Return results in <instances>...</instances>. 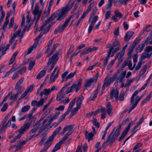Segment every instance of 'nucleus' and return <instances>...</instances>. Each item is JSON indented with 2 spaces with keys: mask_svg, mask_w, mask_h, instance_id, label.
I'll return each mask as SVG.
<instances>
[{
  "mask_svg": "<svg viewBox=\"0 0 152 152\" xmlns=\"http://www.w3.org/2000/svg\"><path fill=\"white\" fill-rule=\"evenodd\" d=\"M97 94L98 93H97V92H95L94 94L93 97L92 98L91 97H90L88 100V101L94 100L97 97Z\"/></svg>",
  "mask_w": 152,
  "mask_h": 152,
  "instance_id": "nucleus-53",
  "label": "nucleus"
},
{
  "mask_svg": "<svg viewBox=\"0 0 152 152\" xmlns=\"http://www.w3.org/2000/svg\"><path fill=\"white\" fill-rule=\"evenodd\" d=\"M60 53V52L59 51L56 52L55 53L53 56L49 59L47 63V64L48 65L50 64L52 61L53 62H56V64L58 60V56L59 54Z\"/></svg>",
  "mask_w": 152,
  "mask_h": 152,
  "instance_id": "nucleus-9",
  "label": "nucleus"
},
{
  "mask_svg": "<svg viewBox=\"0 0 152 152\" xmlns=\"http://www.w3.org/2000/svg\"><path fill=\"white\" fill-rule=\"evenodd\" d=\"M75 74V71L72 73H71L69 74L66 77V79H68L73 77Z\"/></svg>",
  "mask_w": 152,
  "mask_h": 152,
  "instance_id": "nucleus-59",
  "label": "nucleus"
},
{
  "mask_svg": "<svg viewBox=\"0 0 152 152\" xmlns=\"http://www.w3.org/2000/svg\"><path fill=\"white\" fill-rule=\"evenodd\" d=\"M135 48V46L134 45H132L129 48L128 50L127 55L129 56H130L132 54L133 52L134 49Z\"/></svg>",
  "mask_w": 152,
  "mask_h": 152,
  "instance_id": "nucleus-33",
  "label": "nucleus"
},
{
  "mask_svg": "<svg viewBox=\"0 0 152 152\" xmlns=\"http://www.w3.org/2000/svg\"><path fill=\"white\" fill-rule=\"evenodd\" d=\"M61 126H59L53 132V135H56L61 130Z\"/></svg>",
  "mask_w": 152,
  "mask_h": 152,
  "instance_id": "nucleus-61",
  "label": "nucleus"
},
{
  "mask_svg": "<svg viewBox=\"0 0 152 152\" xmlns=\"http://www.w3.org/2000/svg\"><path fill=\"white\" fill-rule=\"evenodd\" d=\"M114 14L116 17L120 18H122L123 16L122 14L118 10L115 11Z\"/></svg>",
  "mask_w": 152,
  "mask_h": 152,
  "instance_id": "nucleus-45",
  "label": "nucleus"
},
{
  "mask_svg": "<svg viewBox=\"0 0 152 152\" xmlns=\"http://www.w3.org/2000/svg\"><path fill=\"white\" fill-rule=\"evenodd\" d=\"M147 68V66L145 65L144 66L143 68L140 71V72L139 74V75L140 76V77L141 76L143 75L145 72L146 69Z\"/></svg>",
  "mask_w": 152,
  "mask_h": 152,
  "instance_id": "nucleus-37",
  "label": "nucleus"
},
{
  "mask_svg": "<svg viewBox=\"0 0 152 152\" xmlns=\"http://www.w3.org/2000/svg\"><path fill=\"white\" fill-rule=\"evenodd\" d=\"M65 96V95L64 94L59 93L58 94L57 96L56 99L58 101H60Z\"/></svg>",
  "mask_w": 152,
  "mask_h": 152,
  "instance_id": "nucleus-36",
  "label": "nucleus"
},
{
  "mask_svg": "<svg viewBox=\"0 0 152 152\" xmlns=\"http://www.w3.org/2000/svg\"><path fill=\"white\" fill-rule=\"evenodd\" d=\"M44 102V99L43 98L41 99L38 101H37V107H40L42 106Z\"/></svg>",
  "mask_w": 152,
  "mask_h": 152,
  "instance_id": "nucleus-40",
  "label": "nucleus"
},
{
  "mask_svg": "<svg viewBox=\"0 0 152 152\" xmlns=\"http://www.w3.org/2000/svg\"><path fill=\"white\" fill-rule=\"evenodd\" d=\"M126 73V70H125L122 72L120 74L118 78L117 79L118 81L119 82H122L124 79Z\"/></svg>",
  "mask_w": 152,
  "mask_h": 152,
  "instance_id": "nucleus-17",
  "label": "nucleus"
},
{
  "mask_svg": "<svg viewBox=\"0 0 152 152\" xmlns=\"http://www.w3.org/2000/svg\"><path fill=\"white\" fill-rule=\"evenodd\" d=\"M19 67L17 65L15 64V63H14L12 66V68L10 69V71L11 72H12L15 71L16 70L18 69L19 68Z\"/></svg>",
  "mask_w": 152,
  "mask_h": 152,
  "instance_id": "nucleus-47",
  "label": "nucleus"
},
{
  "mask_svg": "<svg viewBox=\"0 0 152 152\" xmlns=\"http://www.w3.org/2000/svg\"><path fill=\"white\" fill-rule=\"evenodd\" d=\"M83 99V97L82 95V94L80 95L78 97L76 102V105L77 106L80 107Z\"/></svg>",
  "mask_w": 152,
  "mask_h": 152,
  "instance_id": "nucleus-25",
  "label": "nucleus"
},
{
  "mask_svg": "<svg viewBox=\"0 0 152 152\" xmlns=\"http://www.w3.org/2000/svg\"><path fill=\"white\" fill-rule=\"evenodd\" d=\"M145 42L144 41L142 42L141 44L137 48L136 51L137 53H139L143 49L145 46Z\"/></svg>",
  "mask_w": 152,
  "mask_h": 152,
  "instance_id": "nucleus-21",
  "label": "nucleus"
},
{
  "mask_svg": "<svg viewBox=\"0 0 152 152\" xmlns=\"http://www.w3.org/2000/svg\"><path fill=\"white\" fill-rule=\"evenodd\" d=\"M26 69V67H24L19 69L18 72H20V74L22 75L25 72Z\"/></svg>",
  "mask_w": 152,
  "mask_h": 152,
  "instance_id": "nucleus-60",
  "label": "nucleus"
},
{
  "mask_svg": "<svg viewBox=\"0 0 152 152\" xmlns=\"http://www.w3.org/2000/svg\"><path fill=\"white\" fill-rule=\"evenodd\" d=\"M39 12V6L37 4H36L35 6V8L34 10H33L32 12L33 14L34 15V18H35L37 14Z\"/></svg>",
  "mask_w": 152,
  "mask_h": 152,
  "instance_id": "nucleus-22",
  "label": "nucleus"
},
{
  "mask_svg": "<svg viewBox=\"0 0 152 152\" xmlns=\"http://www.w3.org/2000/svg\"><path fill=\"white\" fill-rule=\"evenodd\" d=\"M140 40V38L139 37L137 38L133 42L132 45L135 47L137 44L139 43Z\"/></svg>",
  "mask_w": 152,
  "mask_h": 152,
  "instance_id": "nucleus-55",
  "label": "nucleus"
},
{
  "mask_svg": "<svg viewBox=\"0 0 152 152\" xmlns=\"http://www.w3.org/2000/svg\"><path fill=\"white\" fill-rule=\"evenodd\" d=\"M35 61L33 59H32L30 61L28 67V69L29 70H31L32 69L35 65Z\"/></svg>",
  "mask_w": 152,
  "mask_h": 152,
  "instance_id": "nucleus-31",
  "label": "nucleus"
},
{
  "mask_svg": "<svg viewBox=\"0 0 152 152\" xmlns=\"http://www.w3.org/2000/svg\"><path fill=\"white\" fill-rule=\"evenodd\" d=\"M76 97H75V98L73 99L72 101L70 102L69 103V106H70V107L72 108L73 105L75 104L76 100Z\"/></svg>",
  "mask_w": 152,
  "mask_h": 152,
  "instance_id": "nucleus-57",
  "label": "nucleus"
},
{
  "mask_svg": "<svg viewBox=\"0 0 152 152\" xmlns=\"http://www.w3.org/2000/svg\"><path fill=\"white\" fill-rule=\"evenodd\" d=\"M51 143V142L47 140L44 144L45 147L48 149L50 146Z\"/></svg>",
  "mask_w": 152,
  "mask_h": 152,
  "instance_id": "nucleus-54",
  "label": "nucleus"
},
{
  "mask_svg": "<svg viewBox=\"0 0 152 152\" xmlns=\"http://www.w3.org/2000/svg\"><path fill=\"white\" fill-rule=\"evenodd\" d=\"M18 53L17 52H15L13 54L12 57L10 59L9 65H10L13 63L15 61L16 56L18 55Z\"/></svg>",
  "mask_w": 152,
  "mask_h": 152,
  "instance_id": "nucleus-28",
  "label": "nucleus"
},
{
  "mask_svg": "<svg viewBox=\"0 0 152 152\" xmlns=\"http://www.w3.org/2000/svg\"><path fill=\"white\" fill-rule=\"evenodd\" d=\"M113 131L110 134L108 137H107V140L106 142L109 143V144L110 145H111L114 142H112V140H113V138L112 137V136L113 134Z\"/></svg>",
  "mask_w": 152,
  "mask_h": 152,
  "instance_id": "nucleus-24",
  "label": "nucleus"
},
{
  "mask_svg": "<svg viewBox=\"0 0 152 152\" xmlns=\"http://www.w3.org/2000/svg\"><path fill=\"white\" fill-rule=\"evenodd\" d=\"M80 88H81L77 86L76 83H74L70 87L67 88L66 94H68L72 92L74 90H75L76 92H77Z\"/></svg>",
  "mask_w": 152,
  "mask_h": 152,
  "instance_id": "nucleus-10",
  "label": "nucleus"
},
{
  "mask_svg": "<svg viewBox=\"0 0 152 152\" xmlns=\"http://www.w3.org/2000/svg\"><path fill=\"white\" fill-rule=\"evenodd\" d=\"M22 93V92L20 91H18V90H17V91L15 94L12 95L10 96V99L11 100H12L15 102L19 95H20Z\"/></svg>",
  "mask_w": 152,
  "mask_h": 152,
  "instance_id": "nucleus-15",
  "label": "nucleus"
},
{
  "mask_svg": "<svg viewBox=\"0 0 152 152\" xmlns=\"http://www.w3.org/2000/svg\"><path fill=\"white\" fill-rule=\"evenodd\" d=\"M134 32L132 31H128L124 37L125 41H129L133 36Z\"/></svg>",
  "mask_w": 152,
  "mask_h": 152,
  "instance_id": "nucleus-18",
  "label": "nucleus"
},
{
  "mask_svg": "<svg viewBox=\"0 0 152 152\" xmlns=\"http://www.w3.org/2000/svg\"><path fill=\"white\" fill-rule=\"evenodd\" d=\"M140 99V96H138L136 97L135 103H134V100L131 103L128 113H130L132 110L135 107Z\"/></svg>",
  "mask_w": 152,
  "mask_h": 152,
  "instance_id": "nucleus-11",
  "label": "nucleus"
},
{
  "mask_svg": "<svg viewBox=\"0 0 152 152\" xmlns=\"http://www.w3.org/2000/svg\"><path fill=\"white\" fill-rule=\"evenodd\" d=\"M138 93V91L137 90H136L135 92L133 94L132 96L131 97V100H130V102L131 103H132L133 102V101L134 100V97L135 96L137 95Z\"/></svg>",
  "mask_w": 152,
  "mask_h": 152,
  "instance_id": "nucleus-46",
  "label": "nucleus"
},
{
  "mask_svg": "<svg viewBox=\"0 0 152 152\" xmlns=\"http://www.w3.org/2000/svg\"><path fill=\"white\" fill-rule=\"evenodd\" d=\"M47 137V135H44L43 136L42 138L41 139L39 142V143L38 145H42L43 143L44 142L45 140H46Z\"/></svg>",
  "mask_w": 152,
  "mask_h": 152,
  "instance_id": "nucleus-58",
  "label": "nucleus"
},
{
  "mask_svg": "<svg viewBox=\"0 0 152 152\" xmlns=\"http://www.w3.org/2000/svg\"><path fill=\"white\" fill-rule=\"evenodd\" d=\"M8 119V117L7 116H5L3 119L1 124V125H2V127L0 129V134L4 132L7 128L9 126L11 125V121L10 119H9L7 123L5 124Z\"/></svg>",
  "mask_w": 152,
  "mask_h": 152,
  "instance_id": "nucleus-5",
  "label": "nucleus"
},
{
  "mask_svg": "<svg viewBox=\"0 0 152 152\" xmlns=\"http://www.w3.org/2000/svg\"><path fill=\"white\" fill-rule=\"evenodd\" d=\"M45 70H43L41 71L37 75L36 78L37 79H40L45 74Z\"/></svg>",
  "mask_w": 152,
  "mask_h": 152,
  "instance_id": "nucleus-38",
  "label": "nucleus"
},
{
  "mask_svg": "<svg viewBox=\"0 0 152 152\" xmlns=\"http://www.w3.org/2000/svg\"><path fill=\"white\" fill-rule=\"evenodd\" d=\"M93 17L91 15L89 18V21L91 23V24L94 25L99 17L97 15H95L94 18H93Z\"/></svg>",
  "mask_w": 152,
  "mask_h": 152,
  "instance_id": "nucleus-20",
  "label": "nucleus"
},
{
  "mask_svg": "<svg viewBox=\"0 0 152 152\" xmlns=\"http://www.w3.org/2000/svg\"><path fill=\"white\" fill-rule=\"evenodd\" d=\"M129 44V43H128L126 45H125L123 48L120 54V57L118 58V60L120 58H122V57L123 56L125 51V50L126 49V48L128 46Z\"/></svg>",
  "mask_w": 152,
  "mask_h": 152,
  "instance_id": "nucleus-35",
  "label": "nucleus"
},
{
  "mask_svg": "<svg viewBox=\"0 0 152 152\" xmlns=\"http://www.w3.org/2000/svg\"><path fill=\"white\" fill-rule=\"evenodd\" d=\"M134 78L132 79L128 80L125 84V87H126L130 85L134 81Z\"/></svg>",
  "mask_w": 152,
  "mask_h": 152,
  "instance_id": "nucleus-48",
  "label": "nucleus"
},
{
  "mask_svg": "<svg viewBox=\"0 0 152 152\" xmlns=\"http://www.w3.org/2000/svg\"><path fill=\"white\" fill-rule=\"evenodd\" d=\"M18 76V72L17 71L14 73V74L12 77V80H14L16 79Z\"/></svg>",
  "mask_w": 152,
  "mask_h": 152,
  "instance_id": "nucleus-64",
  "label": "nucleus"
},
{
  "mask_svg": "<svg viewBox=\"0 0 152 152\" xmlns=\"http://www.w3.org/2000/svg\"><path fill=\"white\" fill-rule=\"evenodd\" d=\"M71 0L68 1L64 7H63L61 9H59L57 11H58V17L57 19V20L61 21L63 20L66 16L68 12L73 7L74 4V2H73L70 5Z\"/></svg>",
  "mask_w": 152,
  "mask_h": 152,
  "instance_id": "nucleus-1",
  "label": "nucleus"
},
{
  "mask_svg": "<svg viewBox=\"0 0 152 152\" xmlns=\"http://www.w3.org/2000/svg\"><path fill=\"white\" fill-rule=\"evenodd\" d=\"M71 0L68 1L64 7H63L61 9H59L57 11H58V17L57 19V20L61 21L63 20L66 16L68 12L73 7L74 4V2H73L70 5Z\"/></svg>",
  "mask_w": 152,
  "mask_h": 152,
  "instance_id": "nucleus-2",
  "label": "nucleus"
},
{
  "mask_svg": "<svg viewBox=\"0 0 152 152\" xmlns=\"http://www.w3.org/2000/svg\"><path fill=\"white\" fill-rule=\"evenodd\" d=\"M23 79L24 77H23L17 82L15 87V90H18V91H20L22 92V91L21 90V88L20 87V85L23 83Z\"/></svg>",
  "mask_w": 152,
  "mask_h": 152,
  "instance_id": "nucleus-16",
  "label": "nucleus"
},
{
  "mask_svg": "<svg viewBox=\"0 0 152 152\" xmlns=\"http://www.w3.org/2000/svg\"><path fill=\"white\" fill-rule=\"evenodd\" d=\"M61 144H63L59 141L56 144L54 148V149L56 151H58L61 148Z\"/></svg>",
  "mask_w": 152,
  "mask_h": 152,
  "instance_id": "nucleus-44",
  "label": "nucleus"
},
{
  "mask_svg": "<svg viewBox=\"0 0 152 152\" xmlns=\"http://www.w3.org/2000/svg\"><path fill=\"white\" fill-rule=\"evenodd\" d=\"M118 76L117 74L115 75L114 76L108 79V77H106L104 80V84L102 88V92H103L105 88V87H107L112 83L116 78Z\"/></svg>",
  "mask_w": 152,
  "mask_h": 152,
  "instance_id": "nucleus-4",
  "label": "nucleus"
},
{
  "mask_svg": "<svg viewBox=\"0 0 152 152\" xmlns=\"http://www.w3.org/2000/svg\"><path fill=\"white\" fill-rule=\"evenodd\" d=\"M43 94L45 95H48L51 93L50 88H45L43 91Z\"/></svg>",
  "mask_w": 152,
  "mask_h": 152,
  "instance_id": "nucleus-56",
  "label": "nucleus"
},
{
  "mask_svg": "<svg viewBox=\"0 0 152 152\" xmlns=\"http://www.w3.org/2000/svg\"><path fill=\"white\" fill-rule=\"evenodd\" d=\"M106 108L108 115L110 116H111L113 114V109L110 102H108L107 103L106 105Z\"/></svg>",
  "mask_w": 152,
  "mask_h": 152,
  "instance_id": "nucleus-13",
  "label": "nucleus"
},
{
  "mask_svg": "<svg viewBox=\"0 0 152 152\" xmlns=\"http://www.w3.org/2000/svg\"><path fill=\"white\" fill-rule=\"evenodd\" d=\"M55 136V135H53V133L49 137L47 140L52 143Z\"/></svg>",
  "mask_w": 152,
  "mask_h": 152,
  "instance_id": "nucleus-63",
  "label": "nucleus"
},
{
  "mask_svg": "<svg viewBox=\"0 0 152 152\" xmlns=\"http://www.w3.org/2000/svg\"><path fill=\"white\" fill-rule=\"evenodd\" d=\"M94 79L93 78H90L86 80L85 84L84 85V87L86 88L90 87L91 84L94 82Z\"/></svg>",
  "mask_w": 152,
  "mask_h": 152,
  "instance_id": "nucleus-14",
  "label": "nucleus"
},
{
  "mask_svg": "<svg viewBox=\"0 0 152 152\" xmlns=\"http://www.w3.org/2000/svg\"><path fill=\"white\" fill-rule=\"evenodd\" d=\"M150 99L147 96L146 98H145L141 102V105L142 106L144 105V104L146 102H147L150 100Z\"/></svg>",
  "mask_w": 152,
  "mask_h": 152,
  "instance_id": "nucleus-62",
  "label": "nucleus"
},
{
  "mask_svg": "<svg viewBox=\"0 0 152 152\" xmlns=\"http://www.w3.org/2000/svg\"><path fill=\"white\" fill-rule=\"evenodd\" d=\"M74 45H72L70 47V48L69 49L67 53L66 54V56H67V58L69 57V55L71 54L73 52V51L74 50Z\"/></svg>",
  "mask_w": 152,
  "mask_h": 152,
  "instance_id": "nucleus-43",
  "label": "nucleus"
},
{
  "mask_svg": "<svg viewBox=\"0 0 152 152\" xmlns=\"http://www.w3.org/2000/svg\"><path fill=\"white\" fill-rule=\"evenodd\" d=\"M40 126L39 124L36 123L35 125L33 126V129L29 132V134H33L37 131Z\"/></svg>",
  "mask_w": 152,
  "mask_h": 152,
  "instance_id": "nucleus-19",
  "label": "nucleus"
},
{
  "mask_svg": "<svg viewBox=\"0 0 152 152\" xmlns=\"http://www.w3.org/2000/svg\"><path fill=\"white\" fill-rule=\"evenodd\" d=\"M48 114V113L47 111L45 112V113L42 115L39 120V121L36 122V123L40 125L41 122L46 116Z\"/></svg>",
  "mask_w": 152,
  "mask_h": 152,
  "instance_id": "nucleus-30",
  "label": "nucleus"
},
{
  "mask_svg": "<svg viewBox=\"0 0 152 152\" xmlns=\"http://www.w3.org/2000/svg\"><path fill=\"white\" fill-rule=\"evenodd\" d=\"M142 63V61L140 60L138 64L137 65L136 67H135V69L136 70H138L140 69L141 68Z\"/></svg>",
  "mask_w": 152,
  "mask_h": 152,
  "instance_id": "nucleus-51",
  "label": "nucleus"
},
{
  "mask_svg": "<svg viewBox=\"0 0 152 152\" xmlns=\"http://www.w3.org/2000/svg\"><path fill=\"white\" fill-rule=\"evenodd\" d=\"M118 46L120 47L119 42L117 39H115L113 42V45L110 49H111L112 48V50H113L114 47H118Z\"/></svg>",
  "mask_w": 152,
  "mask_h": 152,
  "instance_id": "nucleus-23",
  "label": "nucleus"
},
{
  "mask_svg": "<svg viewBox=\"0 0 152 152\" xmlns=\"http://www.w3.org/2000/svg\"><path fill=\"white\" fill-rule=\"evenodd\" d=\"M134 123V121H131L128 124L127 126L126 127L124 131L121 134V136L119 138L118 141H121L122 140L125 136L127 134L129 131L130 127Z\"/></svg>",
  "mask_w": 152,
  "mask_h": 152,
  "instance_id": "nucleus-6",
  "label": "nucleus"
},
{
  "mask_svg": "<svg viewBox=\"0 0 152 152\" xmlns=\"http://www.w3.org/2000/svg\"><path fill=\"white\" fill-rule=\"evenodd\" d=\"M58 11H56L47 20L50 22L53 20L55 18L58 16Z\"/></svg>",
  "mask_w": 152,
  "mask_h": 152,
  "instance_id": "nucleus-27",
  "label": "nucleus"
},
{
  "mask_svg": "<svg viewBox=\"0 0 152 152\" xmlns=\"http://www.w3.org/2000/svg\"><path fill=\"white\" fill-rule=\"evenodd\" d=\"M66 113L63 114L58 120V122L59 123H61L65 118L66 116L67 115Z\"/></svg>",
  "mask_w": 152,
  "mask_h": 152,
  "instance_id": "nucleus-52",
  "label": "nucleus"
},
{
  "mask_svg": "<svg viewBox=\"0 0 152 152\" xmlns=\"http://www.w3.org/2000/svg\"><path fill=\"white\" fill-rule=\"evenodd\" d=\"M142 63V61L140 60L138 64L137 65L136 67H135V69L136 70H138L140 69L141 68Z\"/></svg>",
  "mask_w": 152,
  "mask_h": 152,
  "instance_id": "nucleus-50",
  "label": "nucleus"
},
{
  "mask_svg": "<svg viewBox=\"0 0 152 152\" xmlns=\"http://www.w3.org/2000/svg\"><path fill=\"white\" fill-rule=\"evenodd\" d=\"M88 132H86L85 134V137L86 139L88 140V141L93 139V137L94 136V134L93 133L91 132L88 134L87 133Z\"/></svg>",
  "mask_w": 152,
  "mask_h": 152,
  "instance_id": "nucleus-26",
  "label": "nucleus"
},
{
  "mask_svg": "<svg viewBox=\"0 0 152 152\" xmlns=\"http://www.w3.org/2000/svg\"><path fill=\"white\" fill-rule=\"evenodd\" d=\"M119 91L117 89H113L110 92V99H113L114 97L115 98L116 101L119 99L118 98Z\"/></svg>",
  "mask_w": 152,
  "mask_h": 152,
  "instance_id": "nucleus-12",
  "label": "nucleus"
},
{
  "mask_svg": "<svg viewBox=\"0 0 152 152\" xmlns=\"http://www.w3.org/2000/svg\"><path fill=\"white\" fill-rule=\"evenodd\" d=\"M113 0H108V3L105 6L106 9H109L113 5Z\"/></svg>",
  "mask_w": 152,
  "mask_h": 152,
  "instance_id": "nucleus-34",
  "label": "nucleus"
},
{
  "mask_svg": "<svg viewBox=\"0 0 152 152\" xmlns=\"http://www.w3.org/2000/svg\"><path fill=\"white\" fill-rule=\"evenodd\" d=\"M53 0H50L49 2V5L47 8V11H44V12L45 14L46 13L47 15H48L49 14L50 12V8L52 6V4L53 3Z\"/></svg>",
  "mask_w": 152,
  "mask_h": 152,
  "instance_id": "nucleus-29",
  "label": "nucleus"
},
{
  "mask_svg": "<svg viewBox=\"0 0 152 152\" xmlns=\"http://www.w3.org/2000/svg\"><path fill=\"white\" fill-rule=\"evenodd\" d=\"M80 107H78L76 105V107L74 108L72 110L71 115L72 116L75 115L77 113V111L80 108Z\"/></svg>",
  "mask_w": 152,
  "mask_h": 152,
  "instance_id": "nucleus-39",
  "label": "nucleus"
},
{
  "mask_svg": "<svg viewBox=\"0 0 152 152\" xmlns=\"http://www.w3.org/2000/svg\"><path fill=\"white\" fill-rule=\"evenodd\" d=\"M30 106L28 105L23 107L21 110V111L23 113L26 112L27 111L30 109Z\"/></svg>",
  "mask_w": 152,
  "mask_h": 152,
  "instance_id": "nucleus-42",
  "label": "nucleus"
},
{
  "mask_svg": "<svg viewBox=\"0 0 152 152\" xmlns=\"http://www.w3.org/2000/svg\"><path fill=\"white\" fill-rule=\"evenodd\" d=\"M8 104L7 103H5L3 107L1 109V111L2 112L5 111L7 108L8 107Z\"/></svg>",
  "mask_w": 152,
  "mask_h": 152,
  "instance_id": "nucleus-49",
  "label": "nucleus"
},
{
  "mask_svg": "<svg viewBox=\"0 0 152 152\" xmlns=\"http://www.w3.org/2000/svg\"><path fill=\"white\" fill-rule=\"evenodd\" d=\"M20 129L18 130L19 132H20V134H18L17 136H15V137H14L13 138V139L12 140H11V141H10L11 143H13L18 138H20L21 137L22 134L24 133H22L21 132H20Z\"/></svg>",
  "mask_w": 152,
  "mask_h": 152,
  "instance_id": "nucleus-32",
  "label": "nucleus"
},
{
  "mask_svg": "<svg viewBox=\"0 0 152 152\" xmlns=\"http://www.w3.org/2000/svg\"><path fill=\"white\" fill-rule=\"evenodd\" d=\"M92 122L93 125L97 128L99 127V124L98 122L97 121V120L95 118H93L92 120Z\"/></svg>",
  "mask_w": 152,
  "mask_h": 152,
  "instance_id": "nucleus-41",
  "label": "nucleus"
},
{
  "mask_svg": "<svg viewBox=\"0 0 152 152\" xmlns=\"http://www.w3.org/2000/svg\"><path fill=\"white\" fill-rule=\"evenodd\" d=\"M27 117L29 118L28 122L25 123L20 128V132L24 133L26 131L29 129L32 123H34L36 118L34 116H32L31 113L27 114Z\"/></svg>",
  "mask_w": 152,
  "mask_h": 152,
  "instance_id": "nucleus-3",
  "label": "nucleus"
},
{
  "mask_svg": "<svg viewBox=\"0 0 152 152\" xmlns=\"http://www.w3.org/2000/svg\"><path fill=\"white\" fill-rule=\"evenodd\" d=\"M43 33H42V32H41L40 33V34L39 35V36L36 37L35 39V40L37 41V42H35L33 45L31 46L29 48H28V51L26 53V55H28L34 49H36L37 47V45L38 43V40L43 35Z\"/></svg>",
  "mask_w": 152,
  "mask_h": 152,
  "instance_id": "nucleus-8",
  "label": "nucleus"
},
{
  "mask_svg": "<svg viewBox=\"0 0 152 152\" xmlns=\"http://www.w3.org/2000/svg\"><path fill=\"white\" fill-rule=\"evenodd\" d=\"M71 20V17H69L64 22L63 24L60 26L58 29H55L54 34H56L58 32H62L66 27L68 25V23Z\"/></svg>",
  "mask_w": 152,
  "mask_h": 152,
  "instance_id": "nucleus-7",
  "label": "nucleus"
}]
</instances>
